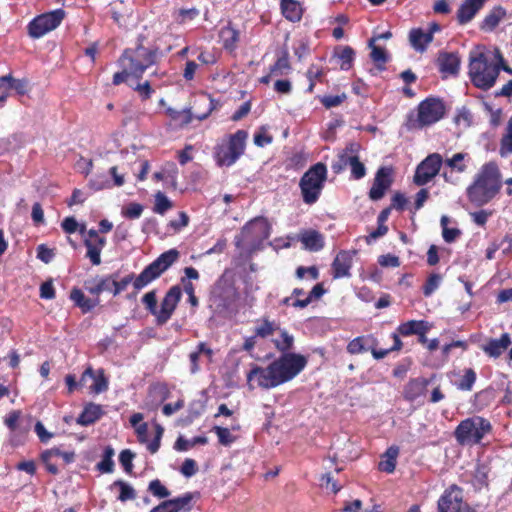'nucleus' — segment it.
I'll list each match as a JSON object with an SVG mask.
<instances>
[{
    "label": "nucleus",
    "mask_w": 512,
    "mask_h": 512,
    "mask_svg": "<svg viewBox=\"0 0 512 512\" xmlns=\"http://www.w3.org/2000/svg\"><path fill=\"white\" fill-rule=\"evenodd\" d=\"M307 362L301 354L284 353L267 367L254 365L247 374V380H255L263 389H272L294 379L305 369Z\"/></svg>",
    "instance_id": "obj_1"
},
{
    "label": "nucleus",
    "mask_w": 512,
    "mask_h": 512,
    "mask_svg": "<svg viewBox=\"0 0 512 512\" xmlns=\"http://www.w3.org/2000/svg\"><path fill=\"white\" fill-rule=\"evenodd\" d=\"M179 258V251L170 249L162 253L152 263H150L144 270L134 277L130 273L120 280H117L118 274L114 275L113 295L117 296L132 284L136 291H139L149 285L152 281L159 278L165 271H167Z\"/></svg>",
    "instance_id": "obj_2"
},
{
    "label": "nucleus",
    "mask_w": 512,
    "mask_h": 512,
    "mask_svg": "<svg viewBox=\"0 0 512 512\" xmlns=\"http://www.w3.org/2000/svg\"><path fill=\"white\" fill-rule=\"evenodd\" d=\"M502 187L501 174L494 162L485 163L466 188V196L475 207L488 204Z\"/></svg>",
    "instance_id": "obj_3"
},
{
    "label": "nucleus",
    "mask_w": 512,
    "mask_h": 512,
    "mask_svg": "<svg viewBox=\"0 0 512 512\" xmlns=\"http://www.w3.org/2000/svg\"><path fill=\"white\" fill-rule=\"evenodd\" d=\"M501 67L484 52H471L469 58V77L472 84L484 91L492 88L499 76Z\"/></svg>",
    "instance_id": "obj_4"
},
{
    "label": "nucleus",
    "mask_w": 512,
    "mask_h": 512,
    "mask_svg": "<svg viewBox=\"0 0 512 512\" xmlns=\"http://www.w3.org/2000/svg\"><path fill=\"white\" fill-rule=\"evenodd\" d=\"M489 420L481 416H472L462 420L454 430V437L462 446L480 444L482 439L491 432Z\"/></svg>",
    "instance_id": "obj_5"
},
{
    "label": "nucleus",
    "mask_w": 512,
    "mask_h": 512,
    "mask_svg": "<svg viewBox=\"0 0 512 512\" xmlns=\"http://www.w3.org/2000/svg\"><path fill=\"white\" fill-rule=\"evenodd\" d=\"M157 51L139 44L135 48H127L119 59L121 67H126L131 76L142 77L143 73L156 63Z\"/></svg>",
    "instance_id": "obj_6"
},
{
    "label": "nucleus",
    "mask_w": 512,
    "mask_h": 512,
    "mask_svg": "<svg viewBox=\"0 0 512 512\" xmlns=\"http://www.w3.org/2000/svg\"><path fill=\"white\" fill-rule=\"evenodd\" d=\"M327 178V168L323 163L311 166L301 177L299 187L304 203L312 205L316 203L324 188Z\"/></svg>",
    "instance_id": "obj_7"
},
{
    "label": "nucleus",
    "mask_w": 512,
    "mask_h": 512,
    "mask_svg": "<svg viewBox=\"0 0 512 512\" xmlns=\"http://www.w3.org/2000/svg\"><path fill=\"white\" fill-rule=\"evenodd\" d=\"M248 133L245 130H237L227 140L215 147L214 158L219 166H232L245 152Z\"/></svg>",
    "instance_id": "obj_8"
},
{
    "label": "nucleus",
    "mask_w": 512,
    "mask_h": 512,
    "mask_svg": "<svg viewBox=\"0 0 512 512\" xmlns=\"http://www.w3.org/2000/svg\"><path fill=\"white\" fill-rule=\"evenodd\" d=\"M417 111V117L407 122L409 130L422 129L440 121L445 115L446 107L441 99L428 97L419 103Z\"/></svg>",
    "instance_id": "obj_9"
},
{
    "label": "nucleus",
    "mask_w": 512,
    "mask_h": 512,
    "mask_svg": "<svg viewBox=\"0 0 512 512\" xmlns=\"http://www.w3.org/2000/svg\"><path fill=\"white\" fill-rule=\"evenodd\" d=\"M64 17L65 11L61 8L38 15L28 24L29 36L34 39L44 36L56 29Z\"/></svg>",
    "instance_id": "obj_10"
},
{
    "label": "nucleus",
    "mask_w": 512,
    "mask_h": 512,
    "mask_svg": "<svg viewBox=\"0 0 512 512\" xmlns=\"http://www.w3.org/2000/svg\"><path fill=\"white\" fill-rule=\"evenodd\" d=\"M237 299L238 293L236 288L232 284L222 281L216 283L211 294V302L218 313L231 311Z\"/></svg>",
    "instance_id": "obj_11"
},
{
    "label": "nucleus",
    "mask_w": 512,
    "mask_h": 512,
    "mask_svg": "<svg viewBox=\"0 0 512 512\" xmlns=\"http://www.w3.org/2000/svg\"><path fill=\"white\" fill-rule=\"evenodd\" d=\"M443 158L439 153L429 154L416 167L413 181L418 186L429 183L440 171Z\"/></svg>",
    "instance_id": "obj_12"
},
{
    "label": "nucleus",
    "mask_w": 512,
    "mask_h": 512,
    "mask_svg": "<svg viewBox=\"0 0 512 512\" xmlns=\"http://www.w3.org/2000/svg\"><path fill=\"white\" fill-rule=\"evenodd\" d=\"M182 296L181 288L178 285L172 286L161 301L160 309L157 310L156 324L162 326L168 322L173 315Z\"/></svg>",
    "instance_id": "obj_13"
},
{
    "label": "nucleus",
    "mask_w": 512,
    "mask_h": 512,
    "mask_svg": "<svg viewBox=\"0 0 512 512\" xmlns=\"http://www.w3.org/2000/svg\"><path fill=\"white\" fill-rule=\"evenodd\" d=\"M462 503V490L456 485H452L439 498L438 512H460Z\"/></svg>",
    "instance_id": "obj_14"
},
{
    "label": "nucleus",
    "mask_w": 512,
    "mask_h": 512,
    "mask_svg": "<svg viewBox=\"0 0 512 512\" xmlns=\"http://www.w3.org/2000/svg\"><path fill=\"white\" fill-rule=\"evenodd\" d=\"M391 168L381 167L376 172L373 185L369 191V197L374 200H380L385 195L386 190L391 186Z\"/></svg>",
    "instance_id": "obj_15"
},
{
    "label": "nucleus",
    "mask_w": 512,
    "mask_h": 512,
    "mask_svg": "<svg viewBox=\"0 0 512 512\" xmlns=\"http://www.w3.org/2000/svg\"><path fill=\"white\" fill-rule=\"evenodd\" d=\"M155 437L152 441L148 442V424L141 423L135 428L137 439L142 444H147V449L151 454H155L161 445V439L164 433V428L157 422H154Z\"/></svg>",
    "instance_id": "obj_16"
},
{
    "label": "nucleus",
    "mask_w": 512,
    "mask_h": 512,
    "mask_svg": "<svg viewBox=\"0 0 512 512\" xmlns=\"http://www.w3.org/2000/svg\"><path fill=\"white\" fill-rule=\"evenodd\" d=\"M356 254V251H340L335 257L332 263L333 277L334 278H343L349 277L350 269L353 263V256Z\"/></svg>",
    "instance_id": "obj_17"
},
{
    "label": "nucleus",
    "mask_w": 512,
    "mask_h": 512,
    "mask_svg": "<svg viewBox=\"0 0 512 512\" xmlns=\"http://www.w3.org/2000/svg\"><path fill=\"white\" fill-rule=\"evenodd\" d=\"M486 1L487 0H464L456 13L458 23L465 25L472 21Z\"/></svg>",
    "instance_id": "obj_18"
},
{
    "label": "nucleus",
    "mask_w": 512,
    "mask_h": 512,
    "mask_svg": "<svg viewBox=\"0 0 512 512\" xmlns=\"http://www.w3.org/2000/svg\"><path fill=\"white\" fill-rule=\"evenodd\" d=\"M429 384L430 380L423 377L410 379L404 386L403 397L406 400L413 402L426 394Z\"/></svg>",
    "instance_id": "obj_19"
},
{
    "label": "nucleus",
    "mask_w": 512,
    "mask_h": 512,
    "mask_svg": "<svg viewBox=\"0 0 512 512\" xmlns=\"http://www.w3.org/2000/svg\"><path fill=\"white\" fill-rule=\"evenodd\" d=\"M169 390L165 384H155L150 387L149 397L145 401V408L150 411L158 409L161 403H163L169 397Z\"/></svg>",
    "instance_id": "obj_20"
},
{
    "label": "nucleus",
    "mask_w": 512,
    "mask_h": 512,
    "mask_svg": "<svg viewBox=\"0 0 512 512\" xmlns=\"http://www.w3.org/2000/svg\"><path fill=\"white\" fill-rule=\"evenodd\" d=\"M299 240L306 250L317 252L324 247V237L316 230H304L299 235Z\"/></svg>",
    "instance_id": "obj_21"
},
{
    "label": "nucleus",
    "mask_w": 512,
    "mask_h": 512,
    "mask_svg": "<svg viewBox=\"0 0 512 512\" xmlns=\"http://www.w3.org/2000/svg\"><path fill=\"white\" fill-rule=\"evenodd\" d=\"M87 379L93 380V384L90 386V389L96 393H102L108 389V381L104 376L102 370L99 371V374L96 375L91 367H88L80 378V385H84Z\"/></svg>",
    "instance_id": "obj_22"
},
{
    "label": "nucleus",
    "mask_w": 512,
    "mask_h": 512,
    "mask_svg": "<svg viewBox=\"0 0 512 512\" xmlns=\"http://www.w3.org/2000/svg\"><path fill=\"white\" fill-rule=\"evenodd\" d=\"M103 415L104 410L101 405L89 403L84 407L76 422L81 426H89L98 421Z\"/></svg>",
    "instance_id": "obj_23"
},
{
    "label": "nucleus",
    "mask_w": 512,
    "mask_h": 512,
    "mask_svg": "<svg viewBox=\"0 0 512 512\" xmlns=\"http://www.w3.org/2000/svg\"><path fill=\"white\" fill-rule=\"evenodd\" d=\"M511 344V339L508 333H503L499 339H490L486 345L483 346V351L493 358H498Z\"/></svg>",
    "instance_id": "obj_24"
},
{
    "label": "nucleus",
    "mask_w": 512,
    "mask_h": 512,
    "mask_svg": "<svg viewBox=\"0 0 512 512\" xmlns=\"http://www.w3.org/2000/svg\"><path fill=\"white\" fill-rule=\"evenodd\" d=\"M440 72L446 75H457L460 68V58L454 53H441L438 57Z\"/></svg>",
    "instance_id": "obj_25"
},
{
    "label": "nucleus",
    "mask_w": 512,
    "mask_h": 512,
    "mask_svg": "<svg viewBox=\"0 0 512 512\" xmlns=\"http://www.w3.org/2000/svg\"><path fill=\"white\" fill-rule=\"evenodd\" d=\"M282 15L291 22H299L302 18L304 9L302 4L296 0H281Z\"/></svg>",
    "instance_id": "obj_26"
},
{
    "label": "nucleus",
    "mask_w": 512,
    "mask_h": 512,
    "mask_svg": "<svg viewBox=\"0 0 512 512\" xmlns=\"http://www.w3.org/2000/svg\"><path fill=\"white\" fill-rule=\"evenodd\" d=\"M70 299L79 307L82 313H88L99 304V298L90 299L85 296L84 292L74 287L70 292Z\"/></svg>",
    "instance_id": "obj_27"
},
{
    "label": "nucleus",
    "mask_w": 512,
    "mask_h": 512,
    "mask_svg": "<svg viewBox=\"0 0 512 512\" xmlns=\"http://www.w3.org/2000/svg\"><path fill=\"white\" fill-rule=\"evenodd\" d=\"M433 41L431 34H426L421 28H413L409 32L411 46L420 53L426 51L427 46Z\"/></svg>",
    "instance_id": "obj_28"
},
{
    "label": "nucleus",
    "mask_w": 512,
    "mask_h": 512,
    "mask_svg": "<svg viewBox=\"0 0 512 512\" xmlns=\"http://www.w3.org/2000/svg\"><path fill=\"white\" fill-rule=\"evenodd\" d=\"M197 497V493L186 492L179 497L169 499L168 502L173 512H189L193 508V500Z\"/></svg>",
    "instance_id": "obj_29"
},
{
    "label": "nucleus",
    "mask_w": 512,
    "mask_h": 512,
    "mask_svg": "<svg viewBox=\"0 0 512 512\" xmlns=\"http://www.w3.org/2000/svg\"><path fill=\"white\" fill-rule=\"evenodd\" d=\"M378 344L377 339L372 335L359 336L351 340L347 345V352L356 355L370 350L368 345Z\"/></svg>",
    "instance_id": "obj_30"
},
{
    "label": "nucleus",
    "mask_w": 512,
    "mask_h": 512,
    "mask_svg": "<svg viewBox=\"0 0 512 512\" xmlns=\"http://www.w3.org/2000/svg\"><path fill=\"white\" fill-rule=\"evenodd\" d=\"M84 245L87 248L86 257H88L93 265H100L101 251L106 245V239H98L93 242L92 239H85Z\"/></svg>",
    "instance_id": "obj_31"
},
{
    "label": "nucleus",
    "mask_w": 512,
    "mask_h": 512,
    "mask_svg": "<svg viewBox=\"0 0 512 512\" xmlns=\"http://www.w3.org/2000/svg\"><path fill=\"white\" fill-rule=\"evenodd\" d=\"M290 70L289 52L287 49H283L276 62L270 67V75L283 76L288 74Z\"/></svg>",
    "instance_id": "obj_32"
},
{
    "label": "nucleus",
    "mask_w": 512,
    "mask_h": 512,
    "mask_svg": "<svg viewBox=\"0 0 512 512\" xmlns=\"http://www.w3.org/2000/svg\"><path fill=\"white\" fill-rule=\"evenodd\" d=\"M506 16V10L502 6L494 7L484 18L482 29L493 30L500 21Z\"/></svg>",
    "instance_id": "obj_33"
},
{
    "label": "nucleus",
    "mask_w": 512,
    "mask_h": 512,
    "mask_svg": "<svg viewBox=\"0 0 512 512\" xmlns=\"http://www.w3.org/2000/svg\"><path fill=\"white\" fill-rule=\"evenodd\" d=\"M398 454H399L398 447H396V446L389 447L387 449V451L385 452L383 459L379 462V470L386 472V473L394 472Z\"/></svg>",
    "instance_id": "obj_34"
},
{
    "label": "nucleus",
    "mask_w": 512,
    "mask_h": 512,
    "mask_svg": "<svg viewBox=\"0 0 512 512\" xmlns=\"http://www.w3.org/2000/svg\"><path fill=\"white\" fill-rule=\"evenodd\" d=\"M278 332L280 337L272 340L275 348L282 354L291 353L290 350L294 346V336L290 334L286 329L280 328Z\"/></svg>",
    "instance_id": "obj_35"
},
{
    "label": "nucleus",
    "mask_w": 512,
    "mask_h": 512,
    "mask_svg": "<svg viewBox=\"0 0 512 512\" xmlns=\"http://www.w3.org/2000/svg\"><path fill=\"white\" fill-rule=\"evenodd\" d=\"M469 158L467 153H455L452 157L445 159L443 163L450 168L451 172L464 173L467 170L465 160Z\"/></svg>",
    "instance_id": "obj_36"
},
{
    "label": "nucleus",
    "mask_w": 512,
    "mask_h": 512,
    "mask_svg": "<svg viewBox=\"0 0 512 512\" xmlns=\"http://www.w3.org/2000/svg\"><path fill=\"white\" fill-rule=\"evenodd\" d=\"M280 330V326L275 321H270L268 318H262L259 325L255 327V335L260 338H267Z\"/></svg>",
    "instance_id": "obj_37"
},
{
    "label": "nucleus",
    "mask_w": 512,
    "mask_h": 512,
    "mask_svg": "<svg viewBox=\"0 0 512 512\" xmlns=\"http://www.w3.org/2000/svg\"><path fill=\"white\" fill-rule=\"evenodd\" d=\"M207 443L208 438L206 436H196L190 440L179 436L174 444V449L177 451H187L195 445H205Z\"/></svg>",
    "instance_id": "obj_38"
},
{
    "label": "nucleus",
    "mask_w": 512,
    "mask_h": 512,
    "mask_svg": "<svg viewBox=\"0 0 512 512\" xmlns=\"http://www.w3.org/2000/svg\"><path fill=\"white\" fill-rule=\"evenodd\" d=\"M220 37L223 42L225 49L234 50L239 40V33L236 29L231 26H227L221 29Z\"/></svg>",
    "instance_id": "obj_39"
},
{
    "label": "nucleus",
    "mask_w": 512,
    "mask_h": 512,
    "mask_svg": "<svg viewBox=\"0 0 512 512\" xmlns=\"http://www.w3.org/2000/svg\"><path fill=\"white\" fill-rule=\"evenodd\" d=\"M52 457H60L66 464H70L75 460V452L74 451H62L58 447H53L51 449L45 450L41 454L42 461L50 460Z\"/></svg>",
    "instance_id": "obj_40"
},
{
    "label": "nucleus",
    "mask_w": 512,
    "mask_h": 512,
    "mask_svg": "<svg viewBox=\"0 0 512 512\" xmlns=\"http://www.w3.org/2000/svg\"><path fill=\"white\" fill-rule=\"evenodd\" d=\"M369 47L371 48L370 57L376 64L379 70L385 69V63L388 61V55L384 48L374 45V39L369 41Z\"/></svg>",
    "instance_id": "obj_41"
},
{
    "label": "nucleus",
    "mask_w": 512,
    "mask_h": 512,
    "mask_svg": "<svg viewBox=\"0 0 512 512\" xmlns=\"http://www.w3.org/2000/svg\"><path fill=\"white\" fill-rule=\"evenodd\" d=\"M335 56L341 61L340 68L344 71L349 70L355 58V51L350 46H344L335 52Z\"/></svg>",
    "instance_id": "obj_42"
},
{
    "label": "nucleus",
    "mask_w": 512,
    "mask_h": 512,
    "mask_svg": "<svg viewBox=\"0 0 512 512\" xmlns=\"http://www.w3.org/2000/svg\"><path fill=\"white\" fill-rule=\"evenodd\" d=\"M114 449L111 446H106L103 452L101 461L97 464V469L102 473H112L114 470L113 456Z\"/></svg>",
    "instance_id": "obj_43"
},
{
    "label": "nucleus",
    "mask_w": 512,
    "mask_h": 512,
    "mask_svg": "<svg viewBox=\"0 0 512 512\" xmlns=\"http://www.w3.org/2000/svg\"><path fill=\"white\" fill-rule=\"evenodd\" d=\"M242 232L245 235L255 232L257 236L263 234V236L266 238L268 237L267 223L261 218H255L243 227Z\"/></svg>",
    "instance_id": "obj_44"
},
{
    "label": "nucleus",
    "mask_w": 512,
    "mask_h": 512,
    "mask_svg": "<svg viewBox=\"0 0 512 512\" xmlns=\"http://www.w3.org/2000/svg\"><path fill=\"white\" fill-rule=\"evenodd\" d=\"M113 486H117L120 488V494L118 496V500L121 502H126L128 500H134L136 498L135 489L123 480H116L113 483Z\"/></svg>",
    "instance_id": "obj_45"
},
{
    "label": "nucleus",
    "mask_w": 512,
    "mask_h": 512,
    "mask_svg": "<svg viewBox=\"0 0 512 512\" xmlns=\"http://www.w3.org/2000/svg\"><path fill=\"white\" fill-rule=\"evenodd\" d=\"M425 321L423 320H410L405 323H402L398 326L397 331L402 336H410L416 334L419 329L422 327Z\"/></svg>",
    "instance_id": "obj_46"
},
{
    "label": "nucleus",
    "mask_w": 512,
    "mask_h": 512,
    "mask_svg": "<svg viewBox=\"0 0 512 512\" xmlns=\"http://www.w3.org/2000/svg\"><path fill=\"white\" fill-rule=\"evenodd\" d=\"M172 206V202L163 192L159 191L155 194V205L153 208L155 213L163 215L171 209Z\"/></svg>",
    "instance_id": "obj_47"
},
{
    "label": "nucleus",
    "mask_w": 512,
    "mask_h": 512,
    "mask_svg": "<svg viewBox=\"0 0 512 512\" xmlns=\"http://www.w3.org/2000/svg\"><path fill=\"white\" fill-rule=\"evenodd\" d=\"M475 381H476L475 371L471 368H468L464 371V375L462 376L460 381L456 383V386L459 390L470 391V390H472Z\"/></svg>",
    "instance_id": "obj_48"
},
{
    "label": "nucleus",
    "mask_w": 512,
    "mask_h": 512,
    "mask_svg": "<svg viewBox=\"0 0 512 512\" xmlns=\"http://www.w3.org/2000/svg\"><path fill=\"white\" fill-rule=\"evenodd\" d=\"M148 491L159 499L168 498L171 495V492L167 489L166 486L162 484L159 479L150 481L148 485Z\"/></svg>",
    "instance_id": "obj_49"
},
{
    "label": "nucleus",
    "mask_w": 512,
    "mask_h": 512,
    "mask_svg": "<svg viewBox=\"0 0 512 512\" xmlns=\"http://www.w3.org/2000/svg\"><path fill=\"white\" fill-rule=\"evenodd\" d=\"M28 82L25 79H15L10 75V80L6 81L2 92L8 93L9 89H14L17 94L24 95L27 92Z\"/></svg>",
    "instance_id": "obj_50"
},
{
    "label": "nucleus",
    "mask_w": 512,
    "mask_h": 512,
    "mask_svg": "<svg viewBox=\"0 0 512 512\" xmlns=\"http://www.w3.org/2000/svg\"><path fill=\"white\" fill-rule=\"evenodd\" d=\"M205 410V402L202 400H193L188 407L187 423H192Z\"/></svg>",
    "instance_id": "obj_51"
},
{
    "label": "nucleus",
    "mask_w": 512,
    "mask_h": 512,
    "mask_svg": "<svg viewBox=\"0 0 512 512\" xmlns=\"http://www.w3.org/2000/svg\"><path fill=\"white\" fill-rule=\"evenodd\" d=\"M441 276L439 274L433 273L431 274L425 284L423 285V294L426 297L431 296L439 287L441 283Z\"/></svg>",
    "instance_id": "obj_52"
},
{
    "label": "nucleus",
    "mask_w": 512,
    "mask_h": 512,
    "mask_svg": "<svg viewBox=\"0 0 512 512\" xmlns=\"http://www.w3.org/2000/svg\"><path fill=\"white\" fill-rule=\"evenodd\" d=\"M512 153V117L510 118L507 125V134L501 141L500 154L506 156Z\"/></svg>",
    "instance_id": "obj_53"
},
{
    "label": "nucleus",
    "mask_w": 512,
    "mask_h": 512,
    "mask_svg": "<svg viewBox=\"0 0 512 512\" xmlns=\"http://www.w3.org/2000/svg\"><path fill=\"white\" fill-rule=\"evenodd\" d=\"M89 187L95 191H99L102 189L110 188L112 185L108 177L103 173L96 174L94 177H92L89 180Z\"/></svg>",
    "instance_id": "obj_54"
},
{
    "label": "nucleus",
    "mask_w": 512,
    "mask_h": 512,
    "mask_svg": "<svg viewBox=\"0 0 512 512\" xmlns=\"http://www.w3.org/2000/svg\"><path fill=\"white\" fill-rule=\"evenodd\" d=\"M344 512H380L378 505H372L371 507L362 508V501L359 499L345 505L343 508Z\"/></svg>",
    "instance_id": "obj_55"
},
{
    "label": "nucleus",
    "mask_w": 512,
    "mask_h": 512,
    "mask_svg": "<svg viewBox=\"0 0 512 512\" xmlns=\"http://www.w3.org/2000/svg\"><path fill=\"white\" fill-rule=\"evenodd\" d=\"M142 302L145 305V308L156 317L157 314V297H156V291L152 290L148 293H146L143 298Z\"/></svg>",
    "instance_id": "obj_56"
},
{
    "label": "nucleus",
    "mask_w": 512,
    "mask_h": 512,
    "mask_svg": "<svg viewBox=\"0 0 512 512\" xmlns=\"http://www.w3.org/2000/svg\"><path fill=\"white\" fill-rule=\"evenodd\" d=\"M213 431L216 433L219 443L224 446H228L234 441V437L228 428L214 426Z\"/></svg>",
    "instance_id": "obj_57"
},
{
    "label": "nucleus",
    "mask_w": 512,
    "mask_h": 512,
    "mask_svg": "<svg viewBox=\"0 0 512 512\" xmlns=\"http://www.w3.org/2000/svg\"><path fill=\"white\" fill-rule=\"evenodd\" d=\"M345 99H346L345 94L325 95L320 99V101L324 107L329 109V108L339 106Z\"/></svg>",
    "instance_id": "obj_58"
},
{
    "label": "nucleus",
    "mask_w": 512,
    "mask_h": 512,
    "mask_svg": "<svg viewBox=\"0 0 512 512\" xmlns=\"http://www.w3.org/2000/svg\"><path fill=\"white\" fill-rule=\"evenodd\" d=\"M143 206L139 203H130L123 211L122 214L129 219H137L143 212Z\"/></svg>",
    "instance_id": "obj_59"
},
{
    "label": "nucleus",
    "mask_w": 512,
    "mask_h": 512,
    "mask_svg": "<svg viewBox=\"0 0 512 512\" xmlns=\"http://www.w3.org/2000/svg\"><path fill=\"white\" fill-rule=\"evenodd\" d=\"M198 471L197 463L191 458H187L182 463L180 472L187 478L194 476Z\"/></svg>",
    "instance_id": "obj_60"
},
{
    "label": "nucleus",
    "mask_w": 512,
    "mask_h": 512,
    "mask_svg": "<svg viewBox=\"0 0 512 512\" xmlns=\"http://www.w3.org/2000/svg\"><path fill=\"white\" fill-rule=\"evenodd\" d=\"M273 137L267 133L265 128H261L260 131L254 134V144L258 147H264L272 143Z\"/></svg>",
    "instance_id": "obj_61"
},
{
    "label": "nucleus",
    "mask_w": 512,
    "mask_h": 512,
    "mask_svg": "<svg viewBox=\"0 0 512 512\" xmlns=\"http://www.w3.org/2000/svg\"><path fill=\"white\" fill-rule=\"evenodd\" d=\"M134 456H135L134 453H132L129 449H125V450L121 451V453L119 455V461L127 473H131V471H132V468H133L132 460H133Z\"/></svg>",
    "instance_id": "obj_62"
},
{
    "label": "nucleus",
    "mask_w": 512,
    "mask_h": 512,
    "mask_svg": "<svg viewBox=\"0 0 512 512\" xmlns=\"http://www.w3.org/2000/svg\"><path fill=\"white\" fill-rule=\"evenodd\" d=\"M101 292H111L113 294L114 275L95 277Z\"/></svg>",
    "instance_id": "obj_63"
},
{
    "label": "nucleus",
    "mask_w": 512,
    "mask_h": 512,
    "mask_svg": "<svg viewBox=\"0 0 512 512\" xmlns=\"http://www.w3.org/2000/svg\"><path fill=\"white\" fill-rule=\"evenodd\" d=\"M350 168L351 175L356 180L362 179L366 175V168L364 164L359 160V157L357 159H353Z\"/></svg>",
    "instance_id": "obj_64"
}]
</instances>
